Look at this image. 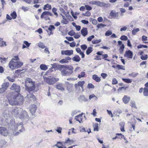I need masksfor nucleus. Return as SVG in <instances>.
<instances>
[{
	"label": "nucleus",
	"instance_id": "4c0bfd02",
	"mask_svg": "<svg viewBox=\"0 0 148 148\" xmlns=\"http://www.w3.org/2000/svg\"><path fill=\"white\" fill-rule=\"evenodd\" d=\"M138 74V73L133 72L129 74V76L132 77H136Z\"/></svg>",
	"mask_w": 148,
	"mask_h": 148
},
{
	"label": "nucleus",
	"instance_id": "f03ea898",
	"mask_svg": "<svg viewBox=\"0 0 148 148\" xmlns=\"http://www.w3.org/2000/svg\"><path fill=\"white\" fill-rule=\"evenodd\" d=\"M8 129L9 132L6 128L3 127H0V134L2 136H7L10 134L11 135L16 136L20 132L25 130L23 123L16 124L14 120L12 119L8 124Z\"/></svg>",
	"mask_w": 148,
	"mask_h": 148
},
{
	"label": "nucleus",
	"instance_id": "c03bdc74",
	"mask_svg": "<svg viewBox=\"0 0 148 148\" xmlns=\"http://www.w3.org/2000/svg\"><path fill=\"white\" fill-rule=\"evenodd\" d=\"M80 115H78L76 116L75 117V119L77 121H78L79 122H80V120H81V117H82Z\"/></svg>",
	"mask_w": 148,
	"mask_h": 148
},
{
	"label": "nucleus",
	"instance_id": "8fccbe9b",
	"mask_svg": "<svg viewBox=\"0 0 148 148\" xmlns=\"http://www.w3.org/2000/svg\"><path fill=\"white\" fill-rule=\"evenodd\" d=\"M4 45L5 46H7L6 42L4 41H0V46L1 47H3Z\"/></svg>",
	"mask_w": 148,
	"mask_h": 148
},
{
	"label": "nucleus",
	"instance_id": "473e14b6",
	"mask_svg": "<svg viewBox=\"0 0 148 148\" xmlns=\"http://www.w3.org/2000/svg\"><path fill=\"white\" fill-rule=\"evenodd\" d=\"M38 45L39 47L42 49H44L46 48L45 45L42 42H39L38 44Z\"/></svg>",
	"mask_w": 148,
	"mask_h": 148
},
{
	"label": "nucleus",
	"instance_id": "a211bd4d",
	"mask_svg": "<svg viewBox=\"0 0 148 148\" xmlns=\"http://www.w3.org/2000/svg\"><path fill=\"white\" fill-rule=\"evenodd\" d=\"M49 15L51 16H53V14L49 11H45L43 12L40 18H42L45 16Z\"/></svg>",
	"mask_w": 148,
	"mask_h": 148
},
{
	"label": "nucleus",
	"instance_id": "37998d69",
	"mask_svg": "<svg viewBox=\"0 0 148 148\" xmlns=\"http://www.w3.org/2000/svg\"><path fill=\"white\" fill-rule=\"evenodd\" d=\"M94 131H99L98 130V124L97 123H96L94 125Z\"/></svg>",
	"mask_w": 148,
	"mask_h": 148
},
{
	"label": "nucleus",
	"instance_id": "3c124183",
	"mask_svg": "<svg viewBox=\"0 0 148 148\" xmlns=\"http://www.w3.org/2000/svg\"><path fill=\"white\" fill-rule=\"evenodd\" d=\"M116 67L119 69H123L124 70H125V67L123 66L122 65H117Z\"/></svg>",
	"mask_w": 148,
	"mask_h": 148
},
{
	"label": "nucleus",
	"instance_id": "49530a36",
	"mask_svg": "<svg viewBox=\"0 0 148 148\" xmlns=\"http://www.w3.org/2000/svg\"><path fill=\"white\" fill-rule=\"evenodd\" d=\"M55 29V27L52 25H49L48 28V29L49 31H52L53 30H54Z\"/></svg>",
	"mask_w": 148,
	"mask_h": 148
},
{
	"label": "nucleus",
	"instance_id": "de8ad7c7",
	"mask_svg": "<svg viewBox=\"0 0 148 148\" xmlns=\"http://www.w3.org/2000/svg\"><path fill=\"white\" fill-rule=\"evenodd\" d=\"M59 62L60 63H61L62 64H64V63H66L69 62L68 61H67V60H66V58L64 59H62Z\"/></svg>",
	"mask_w": 148,
	"mask_h": 148
},
{
	"label": "nucleus",
	"instance_id": "0eeeda50",
	"mask_svg": "<svg viewBox=\"0 0 148 148\" xmlns=\"http://www.w3.org/2000/svg\"><path fill=\"white\" fill-rule=\"evenodd\" d=\"M10 118V115L9 112L8 110H5L3 113L2 117H1V122H3L5 119L6 122H8V119Z\"/></svg>",
	"mask_w": 148,
	"mask_h": 148
},
{
	"label": "nucleus",
	"instance_id": "ddd939ff",
	"mask_svg": "<svg viewBox=\"0 0 148 148\" xmlns=\"http://www.w3.org/2000/svg\"><path fill=\"white\" fill-rule=\"evenodd\" d=\"M81 34L84 37L86 36L88 34L87 28L86 27H84L81 29Z\"/></svg>",
	"mask_w": 148,
	"mask_h": 148
},
{
	"label": "nucleus",
	"instance_id": "1a4fd4ad",
	"mask_svg": "<svg viewBox=\"0 0 148 148\" xmlns=\"http://www.w3.org/2000/svg\"><path fill=\"white\" fill-rule=\"evenodd\" d=\"M73 54V51L71 50H62L61 54L62 55H66L68 56H70Z\"/></svg>",
	"mask_w": 148,
	"mask_h": 148
},
{
	"label": "nucleus",
	"instance_id": "2eb2a0df",
	"mask_svg": "<svg viewBox=\"0 0 148 148\" xmlns=\"http://www.w3.org/2000/svg\"><path fill=\"white\" fill-rule=\"evenodd\" d=\"M130 99V97L129 96L127 95L124 96L122 98V100L123 103L125 104H127L128 103Z\"/></svg>",
	"mask_w": 148,
	"mask_h": 148
},
{
	"label": "nucleus",
	"instance_id": "864d4df0",
	"mask_svg": "<svg viewBox=\"0 0 148 148\" xmlns=\"http://www.w3.org/2000/svg\"><path fill=\"white\" fill-rule=\"evenodd\" d=\"M88 88H94L95 87L91 83H89L87 86Z\"/></svg>",
	"mask_w": 148,
	"mask_h": 148
},
{
	"label": "nucleus",
	"instance_id": "72a5a7b5",
	"mask_svg": "<svg viewBox=\"0 0 148 148\" xmlns=\"http://www.w3.org/2000/svg\"><path fill=\"white\" fill-rule=\"evenodd\" d=\"M122 80L124 81L125 82L127 83H131L132 81V80L130 79H126L123 78L122 79Z\"/></svg>",
	"mask_w": 148,
	"mask_h": 148
},
{
	"label": "nucleus",
	"instance_id": "aec40b11",
	"mask_svg": "<svg viewBox=\"0 0 148 148\" xmlns=\"http://www.w3.org/2000/svg\"><path fill=\"white\" fill-rule=\"evenodd\" d=\"M30 44L31 43L28 42L27 41H24L22 46V49H24L26 47H29Z\"/></svg>",
	"mask_w": 148,
	"mask_h": 148
},
{
	"label": "nucleus",
	"instance_id": "cd10ccee",
	"mask_svg": "<svg viewBox=\"0 0 148 148\" xmlns=\"http://www.w3.org/2000/svg\"><path fill=\"white\" fill-rule=\"evenodd\" d=\"M130 106L133 108H137L135 102L134 100H132L131 101Z\"/></svg>",
	"mask_w": 148,
	"mask_h": 148
},
{
	"label": "nucleus",
	"instance_id": "bf43d9fd",
	"mask_svg": "<svg viewBox=\"0 0 148 148\" xmlns=\"http://www.w3.org/2000/svg\"><path fill=\"white\" fill-rule=\"evenodd\" d=\"M117 83L118 81L116 79L114 78H113L112 79V84H116Z\"/></svg>",
	"mask_w": 148,
	"mask_h": 148
},
{
	"label": "nucleus",
	"instance_id": "9d476101",
	"mask_svg": "<svg viewBox=\"0 0 148 148\" xmlns=\"http://www.w3.org/2000/svg\"><path fill=\"white\" fill-rule=\"evenodd\" d=\"M97 5L101 7L108 8L110 7V3H105L104 2H101L98 1Z\"/></svg>",
	"mask_w": 148,
	"mask_h": 148
},
{
	"label": "nucleus",
	"instance_id": "f257e3e1",
	"mask_svg": "<svg viewBox=\"0 0 148 148\" xmlns=\"http://www.w3.org/2000/svg\"><path fill=\"white\" fill-rule=\"evenodd\" d=\"M10 89L14 91L7 92V97L9 103L12 106L21 104L23 102V97L20 94V87L16 84L13 83Z\"/></svg>",
	"mask_w": 148,
	"mask_h": 148
},
{
	"label": "nucleus",
	"instance_id": "052dcab7",
	"mask_svg": "<svg viewBox=\"0 0 148 148\" xmlns=\"http://www.w3.org/2000/svg\"><path fill=\"white\" fill-rule=\"evenodd\" d=\"M7 78L10 82H14L15 81V79L13 78H12L9 76H8Z\"/></svg>",
	"mask_w": 148,
	"mask_h": 148
},
{
	"label": "nucleus",
	"instance_id": "4be33fe9",
	"mask_svg": "<svg viewBox=\"0 0 148 148\" xmlns=\"http://www.w3.org/2000/svg\"><path fill=\"white\" fill-rule=\"evenodd\" d=\"M56 88L59 90L63 91L64 90L63 85L62 84H59L56 85Z\"/></svg>",
	"mask_w": 148,
	"mask_h": 148
},
{
	"label": "nucleus",
	"instance_id": "79ce46f5",
	"mask_svg": "<svg viewBox=\"0 0 148 148\" xmlns=\"http://www.w3.org/2000/svg\"><path fill=\"white\" fill-rule=\"evenodd\" d=\"M112 34V32L110 30H109L107 31L105 34V35L106 36H109Z\"/></svg>",
	"mask_w": 148,
	"mask_h": 148
},
{
	"label": "nucleus",
	"instance_id": "338daca9",
	"mask_svg": "<svg viewBox=\"0 0 148 148\" xmlns=\"http://www.w3.org/2000/svg\"><path fill=\"white\" fill-rule=\"evenodd\" d=\"M98 1H93L90 2L89 3L92 5H97Z\"/></svg>",
	"mask_w": 148,
	"mask_h": 148
},
{
	"label": "nucleus",
	"instance_id": "f8f14e48",
	"mask_svg": "<svg viewBox=\"0 0 148 148\" xmlns=\"http://www.w3.org/2000/svg\"><path fill=\"white\" fill-rule=\"evenodd\" d=\"M118 43L119 45H121L119 48V51L120 53L122 54L124 51L125 48L124 45L122 43V42L121 41H119Z\"/></svg>",
	"mask_w": 148,
	"mask_h": 148
},
{
	"label": "nucleus",
	"instance_id": "f704fd0d",
	"mask_svg": "<svg viewBox=\"0 0 148 148\" xmlns=\"http://www.w3.org/2000/svg\"><path fill=\"white\" fill-rule=\"evenodd\" d=\"M92 51V48L90 47H88L87 50L86 51V54L87 55H89L90 53Z\"/></svg>",
	"mask_w": 148,
	"mask_h": 148
},
{
	"label": "nucleus",
	"instance_id": "412c9836",
	"mask_svg": "<svg viewBox=\"0 0 148 148\" xmlns=\"http://www.w3.org/2000/svg\"><path fill=\"white\" fill-rule=\"evenodd\" d=\"M78 99L79 101H84L86 102L88 101V100L85 98V96L84 95H80L78 97Z\"/></svg>",
	"mask_w": 148,
	"mask_h": 148
},
{
	"label": "nucleus",
	"instance_id": "c756f323",
	"mask_svg": "<svg viewBox=\"0 0 148 148\" xmlns=\"http://www.w3.org/2000/svg\"><path fill=\"white\" fill-rule=\"evenodd\" d=\"M143 95L145 96H148V88H145L143 92Z\"/></svg>",
	"mask_w": 148,
	"mask_h": 148
},
{
	"label": "nucleus",
	"instance_id": "f3484780",
	"mask_svg": "<svg viewBox=\"0 0 148 148\" xmlns=\"http://www.w3.org/2000/svg\"><path fill=\"white\" fill-rule=\"evenodd\" d=\"M110 15L114 18H116L117 19H119L118 12H115L113 10H112L110 13Z\"/></svg>",
	"mask_w": 148,
	"mask_h": 148
},
{
	"label": "nucleus",
	"instance_id": "69168bd1",
	"mask_svg": "<svg viewBox=\"0 0 148 148\" xmlns=\"http://www.w3.org/2000/svg\"><path fill=\"white\" fill-rule=\"evenodd\" d=\"M85 7L86 8V10H90L92 9V7L89 5H85Z\"/></svg>",
	"mask_w": 148,
	"mask_h": 148
},
{
	"label": "nucleus",
	"instance_id": "7ed1b4c3",
	"mask_svg": "<svg viewBox=\"0 0 148 148\" xmlns=\"http://www.w3.org/2000/svg\"><path fill=\"white\" fill-rule=\"evenodd\" d=\"M11 114L15 117L22 120L28 119L29 117L27 112L19 108H14L12 110Z\"/></svg>",
	"mask_w": 148,
	"mask_h": 148
},
{
	"label": "nucleus",
	"instance_id": "5701e85b",
	"mask_svg": "<svg viewBox=\"0 0 148 148\" xmlns=\"http://www.w3.org/2000/svg\"><path fill=\"white\" fill-rule=\"evenodd\" d=\"M72 60L76 62H79L80 60L81 59L78 55H75L72 58Z\"/></svg>",
	"mask_w": 148,
	"mask_h": 148
},
{
	"label": "nucleus",
	"instance_id": "c9c22d12",
	"mask_svg": "<svg viewBox=\"0 0 148 148\" xmlns=\"http://www.w3.org/2000/svg\"><path fill=\"white\" fill-rule=\"evenodd\" d=\"M119 125L121 126L120 128L122 132H124L125 130L124 129V123L123 122H121L120 123Z\"/></svg>",
	"mask_w": 148,
	"mask_h": 148
},
{
	"label": "nucleus",
	"instance_id": "c85d7f7f",
	"mask_svg": "<svg viewBox=\"0 0 148 148\" xmlns=\"http://www.w3.org/2000/svg\"><path fill=\"white\" fill-rule=\"evenodd\" d=\"M85 82L84 81H82L79 82L77 85L81 87V89L82 90L83 88V86Z\"/></svg>",
	"mask_w": 148,
	"mask_h": 148
},
{
	"label": "nucleus",
	"instance_id": "7c9ffc66",
	"mask_svg": "<svg viewBox=\"0 0 148 148\" xmlns=\"http://www.w3.org/2000/svg\"><path fill=\"white\" fill-rule=\"evenodd\" d=\"M40 68L41 70L44 71L47 70L48 69L47 65L44 64H41L40 66Z\"/></svg>",
	"mask_w": 148,
	"mask_h": 148
},
{
	"label": "nucleus",
	"instance_id": "bb28decb",
	"mask_svg": "<svg viewBox=\"0 0 148 148\" xmlns=\"http://www.w3.org/2000/svg\"><path fill=\"white\" fill-rule=\"evenodd\" d=\"M6 144V141L4 140H0V148H2L5 146Z\"/></svg>",
	"mask_w": 148,
	"mask_h": 148
},
{
	"label": "nucleus",
	"instance_id": "dca6fc26",
	"mask_svg": "<svg viewBox=\"0 0 148 148\" xmlns=\"http://www.w3.org/2000/svg\"><path fill=\"white\" fill-rule=\"evenodd\" d=\"M36 109L37 106L36 105H33L31 106L30 110L32 115L35 113Z\"/></svg>",
	"mask_w": 148,
	"mask_h": 148
},
{
	"label": "nucleus",
	"instance_id": "ea45409f",
	"mask_svg": "<svg viewBox=\"0 0 148 148\" xmlns=\"http://www.w3.org/2000/svg\"><path fill=\"white\" fill-rule=\"evenodd\" d=\"M85 73L84 72H81L80 74H79L78 76V77L79 78H80L82 77H85Z\"/></svg>",
	"mask_w": 148,
	"mask_h": 148
},
{
	"label": "nucleus",
	"instance_id": "13d9d810",
	"mask_svg": "<svg viewBox=\"0 0 148 148\" xmlns=\"http://www.w3.org/2000/svg\"><path fill=\"white\" fill-rule=\"evenodd\" d=\"M61 23L64 24H67L69 22L66 19H63L62 20Z\"/></svg>",
	"mask_w": 148,
	"mask_h": 148
},
{
	"label": "nucleus",
	"instance_id": "4d7b16f0",
	"mask_svg": "<svg viewBox=\"0 0 148 148\" xmlns=\"http://www.w3.org/2000/svg\"><path fill=\"white\" fill-rule=\"evenodd\" d=\"M94 36L91 35V36H89L87 38V40L88 41H91L94 38Z\"/></svg>",
	"mask_w": 148,
	"mask_h": 148
},
{
	"label": "nucleus",
	"instance_id": "393cba45",
	"mask_svg": "<svg viewBox=\"0 0 148 148\" xmlns=\"http://www.w3.org/2000/svg\"><path fill=\"white\" fill-rule=\"evenodd\" d=\"M25 98L30 99L34 100L35 99V96L33 94L29 93L27 95Z\"/></svg>",
	"mask_w": 148,
	"mask_h": 148
},
{
	"label": "nucleus",
	"instance_id": "603ef678",
	"mask_svg": "<svg viewBox=\"0 0 148 148\" xmlns=\"http://www.w3.org/2000/svg\"><path fill=\"white\" fill-rule=\"evenodd\" d=\"M148 58V56L147 55H145V56L142 55L141 57V59L143 60H145L147 59Z\"/></svg>",
	"mask_w": 148,
	"mask_h": 148
},
{
	"label": "nucleus",
	"instance_id": "a878e982",
	"mask_svg": "<svg viewBox=\"0 0 148 148\" xmlns=\"http://www.w3.org/2000/svg\"><path fill=\"white\" fill-rule=\"evenodd\" d=\"M75 87L76 89V91L77 92H81L83 91V88H82V90L81 87L80 86L77 85V84H75Z\"/></svg>",
	"mask_w": 148,
	"mask_h": 148
},
{
	"label": "nucleus",
	"instance_id": "0e129e2a",
	"mask_svg": "<svg viewBox=\"0 0 148 148\" xmlns=\"http://www.w3.org/2000/svg\"><path fill=\"white\" fill-rule=\"evenodd\" d=\"M101 75L103 79H105L106 78V77L108 76V75L107 74L103 73H101Z\"/></svg>",
	"mask_w": 148,
	"mask_h": 148
},
{
	"label": "nucleus",
	"instance_id": "680f3d73",
	"mask_svg": "<svg viewBox=\"0 0 148 148\" xmlns=\"http://www.w3.org/2000/svg\"><path fill=\"white\" fill-rule=\"evenodd\" d=\"M68 34L69 35L71 36H73L75 34V33L73 31L71 30L69 32Z\"/></svg>",
	"mask_w": 148,
	"mask_h": 148
},
{
	"label": "nucleus",
	"instance_id": "e433bc0d",
	"mask_svg": "<svg viewBox=\"0 0 148 148\" xmlns=\"http://www.w3.org/2000/svg\"><path fill=\"white\" fill-rule=\"evenodd\" d=\"M57 10V9L54 7L53 8L52 10V12L54 13V14L56 17H57L58 16V14L56 12Z\"/></svg>",
	"mask_w": 148,
	"mask_h": 148
},
{
	"label": "nucleus",
	"instance_id": "9b49d317",
	"mask_svg": "<svg viewBox=\"0 0 148 148\" xmlns=\"http://www.w3.org/2000/svg\"><path fill=\"white\" fill-rule=\"evenodd\" d=\"M124 56L127 58L132 59L133 56V53L132 51L130 50L125 51Z\"/></svg>",
	"mask_w": 148,
	"mask_h": 148
},
{
	"label": "nucleus",
	"instance_id": "e2e57ef3",
	"mask_svg": "<svg viewBox=\"0 0 148 148\" xmlns=\"http://www.w3.org/2000/svg\"><path fill=\"white\" fill-rule=\"evenodd\" d=\"M22 9L24 11L26 12L28 10L29 8L27 7L23 6L22 7Z\"/></svg>",
	"mask_w": 148,
	"mask_h": 148
},
{
	"label": "nucleus",
	"instance_id": "423d86ee",
	"mask_svg": "<svg viewBox=\"0 0 148 148\" xmlns=\"http://www.w3.org/2000/svg\"><path fill=\"white\" fill-rule=\"evenodd\" d=\"M51 78L44 77V81L49 84L51 85L55 84L56 82L59 80L58 78H56L53 77H50Z\"/></svg>",
	"mask_w": 148,
	"mask_h": 148
},
{
	"label": "nucleus",
	"instance_id": "09e8293b",
	"mask_svg": "<svg viewBox=\"0 0 148 148\" xmlns=\"http://www.w3.org/2000/svg\"><path fill=\"white\" fill-rule=\"evenodd\" d=\"M106 26V25L101 23L98 24L97 25V27L98 29L101 28L102 27H103Z\"/></svg>",
	"mask_w": 148,
	"mask_h": 148
},
{
	"label": "nucleus",
	"instance_id": "b1692460",
	"mask_svg": "<svg viewBox=\"0 0 148 148\" xmlns=\"http://www.w3.org/2000/svg\"><path fill=\"white\" fill-rule=\"evenodd\" d=\"M92 78L96 82H99L101 81V79L97 75L95 74L92 75Z\"/></svg>",
	"mask_w": 148,
	"mask_h": 148
},
{
	"label": "nucleus",
	"instance_id": "a18cd8bd",
	"mask_svg": "<svg viewBox=\"0 0 148 148\" xmlns=\"http://www.w3.org/2000/svg\"><path fill=\"white\" fill-rule=\"evenodd\" d=\"M120 39L122 40H127L128 38L127 36L123 35L121 36Z\"/></svg>",
	"mask_w": 148,
	"mask_h": 148
},
{
	"label": "nucleus",
	"instance_id": "20e7f679",
	"mask_svg": "<svg viewBox=\"0 0 148 148\" xmlns=\"http://www.w3.org/2000/svg\"><path fill=\"white\" fill-rule=\"evenodd\" d=\"M19 60V59L18 56H14V58L11 60L9 63V67L12 70H13L21 67L23 65V63L21 62L18 61Z\"/></svg>",
	"mask_w": 148,
	"mask_h": 148
},
{
	"label": "nucleus",
	"instance_id": "4468645a",
	"mask_svg": "<svg viewBox=\"0 0 148 148\" xmlns=\"http://www.w3.org/2000/svg\"><path fill=\"white\" fill-rule=\"evenodd\" d=\"M73 73V71H69L65 70H63L61 71L62 75L65 76L70 75Z\"/></svg>",
	"mask_w": 148,
	"mask_h": 148
},
{
	"label": "nucleus",
	"instance_id": "6e6d98bb",
	"mask_svg": "<svg viewBox=\"0 0 148 148\" xmlns=\"http://www.w3.org/2000/svg\"><path fill=\"white\" fill-rule=\"evenodd\" d=\"M87 46L85 44L82 45L81 46V48L83 50H85L87 48Z\"/></svg>",
	"mask_w": 148,
	"mask_h": 148
},
{
	"label": "nucleus",
	"instance_id": "6ab92c4d",
	"mask_svg": "<svg viewBox=\"0 0 148 148\" xmlns=\"http://www.w3.org/2000/svg\"><path fill=\"white\" fill-rule=\"evenodd\" d=\"M67 86V90L69 92H71L72 91V85L68 82H66V83Z\"/></svg>",
	"mask_w": 148,
	"mask_h": 148
},
{
	"label": "nucleus",
	"instance_id": "a19ab883",
	"mask_svg": "<svg viewBox=\"0 0 148 148\" xmlns=\"http://www.w3.org/2000/svg\"><path fill=\"white\" fill-rule=\"evenodd\" d=\"M140 31L139 28H137L136 29H134L132 31V33L133 35H135L136 34L137 32Z\"/></svg>",
	"mask_w": 148,
	"mask_h": 148
},
{
	"label": "nucleus",
	"instance_id": "58836bf2",
	"mask_svg": "<svg viewBox=\"0 0 148 148\" xmlns=\"http://www.w3.org/2000/svg\"><path fill=\"white\" fill-rule=\"evenodd\" d=\"M101 39L99 40L94 39L92 41V43L93 44H96L100 42L101 41Z\"/></svg>",
	"mask_w": 148,
	"mask_h": 148
},
{
	"label": "nucleus",
	"instance_id": "2f4dec72",
	"mask_svg": "<svg viewBox=\"0 0 148 148\" xmlns=\"http://www.w3.org/2000/svg\"><path fill=\"white\" fill-rule=\"evenodd\" d=\"M10 16L13 19H15L17 17V14L16 12L13 11V12L10 14Z\"/></svg>",
	"mask_w": 148,
	"mask_h": 148
},
{
	"label": "nucleus",
	"instance_id": "6e6552de",
	"mask_svg": "<svg viewBox=\"0 0 148 148\" xmlns=\"http://www.w3.org/2000/svg\"><path fill=\"white\" fill-rule=\"evenodd\" d=\"M9 83L8 82H5L1 85V87L0 88V93H3L5 92L9 87Z\"/></svg>",
	"mask_w": 148,
	"mask_h": 148
},
{
	"label": "nucleus",
	"instance_id": "774afa93",
	"mask_svg": "<svg viewBox=\"0 0 148 148\" xmlns=\"http://www.w3.org/2000/svg\"><path fill=\"white\" fill-rule=\"evenodd\" d=\"M66 38L69 41H72L74 40V39L72 37H66Z\"/></svg>",
	"mask_w": 148,
	"mask_h": 148
},
{
	"label": "nucleus",
	"instance_id": "39448f33",
	"mask_svg": "<svg viewBox=\"0 0 148 148\" xmlns=\"http://www.w3.org/2000/svg\"><path fill=\"white\" fill-rule=\"evenodd\" d=\"M25 86L26 90L29 93L35 90L34 82L30 78H26L25 81Z\"/></svg>",
	"mask_w": 148,
	"mask_h": 148
},
{
	"label": "nucleus",
	"instance_id": "5fc2aeb1",
	"mask_svg": "<svg viewBox=\"0 0 148 148\" xmlns=\"http://www.w3.org/2000/svg\"><path fill=\"white\" fill-rule=\"evenodd\" d=\"M49 8V9H51V6L50 5H49L48 4H47L45 5L43 8L44 10H45L46 9V8ZM47 10H48V9H47Z\"/></svg>",
	"mask_w": 148,
	"mask_h": 148
}]
</instances>
